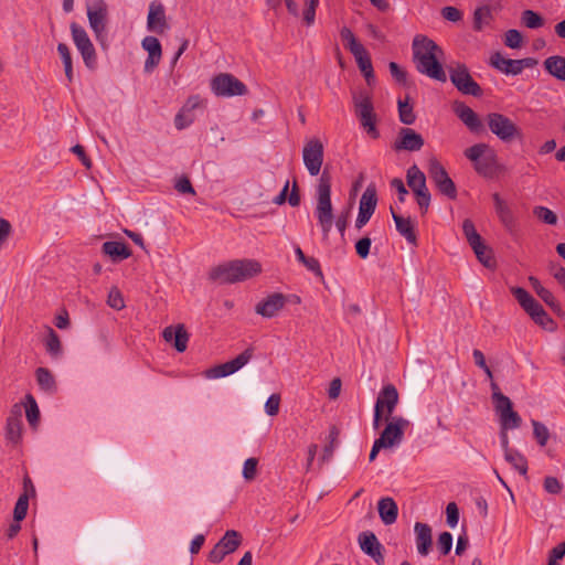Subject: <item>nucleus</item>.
I'll return each instance as SVG.
<instances>
[{
  "label": "nucleus",
  "mask_w": 565,
  "mask_h": 565,
  "mask_svg": "<svg viewBox=\"0 0 565 565\" xmlns=\"http://www.w3.org/2000/svg\"><path fill=\"white\" fill-rule=\"evenodd\" d=\"M361 550L372 557L377 565H384L383 546L372 532H363L359 535Z\"/></svg>",
  "instance_id": "obj_21"
},
{
  "label": "nucleus",
  "mask_w": 565,
  "mask_h": 565,
  "mask_svg": "<svg viewBox=\"0 0 565 565\" xmlns=\"http://www.w3.org/2000/svg\"><path fill=\"white\" fill-rule=\"evenodd\" d=\"M462 232L469 245L471 246L473 253L476 254L478 260L486 267H492L493 258L491 250L483 243L481 236L477 232L475 224L471 220L466 218L462 222Z\"/></svg>",
  "instance_id": "obj_10"
},
{
  "label": "nucleus",
  "mask_w": 565,
  "mask_h": 565,
  "mask_svg": "<svg viewBox=\"0 0 565 565\" xmlns=\"http://www.w3.org/2000/svg\"><path fill=\"white\" fill-rule=\"evenodd\" d=\"M406 177L408 186L416 195L417 204L419 205L423 213H425L430 204V193L426 185L425 174L416 164H414L408 168Z\"/></svg>",
  "instance_id": "obj_13"
},
{
  "label": "nucleus",
  "mask_w": 565,
  "mask_h": 565,
  "mask_svg": "<svg viewBox=\"0 0 565 565\" xmlns=\"http://www.w3.org/2000/svg\"><path fill=\"white\" fill-rule=\"evenodd\" d=\"M487 124L490 131L503 142H510L514 138L520 136V130L518 126L503 114H488Z\"/></svg>",
  "instance_id": "obj_11"
},
{
  "label": "nucleus",
  "mask_w": 565,
  "mask_h": 565,
  "mask_svg": "<svg viewBox=\"0 0 565 565\" xmlns=\"http://www.w3.org/2000/svg\"><path fill=\"white\" fill-rule=\"evenodd\" d=\"M523 36L515 29L508 30L504 34V44L510 49H519L522 45Z\"/></svg>",
  "instance_id": "obj_53"
},
{
  "label": "nucleus",
  "mask_w": 565,
  "mask_h": 565,
  "mask_svg": "<svg viewBox=\"0 0 565 565\" xmlns=\"http://www.w3.org/2000/svg\"><path fill=\"white\" fill-rule=\"evenodd\" d=\"M252 355L253 351L250 349H247L241 354H238L235 359L223 364L215 365L211 369H207L204 372V376L209 380H215L232 375L238 370H241L244 365H246L252 359Z\"/></svg>",
  "instance_id": "obj_17"
},
{
  "label": "nucleus",
  "mask_w": 565,
  "mask_h": 565,
  "mask_svg": "<svg viewBox=\"0 0 565 565\" xmlns=\"http://www.w3.org/2000/svg\"><path fill=\"white\" fill-rule=\"evenodd\" d=\"M317 204L315 215L324 238H328L333 225V209L331 203V175L324 170L318 180Z\"/></svg>",
  "instance_id": "obj_3"
},
{
  "label": "nucleus",
  "mask_w": 565,
  "mask_h": 565,
  "mask_svg": "<svg viewBox=\"0 0 565 565\" xmlns=\"http://www.w3.org/2000/svg\"><path fill=\"white\" fill-rule=\"evenodd\" d=\"M372 241L369 237H363L355 243L356 254L365 259L370 254Z\"/></svg>",
  "instance_id": "obj_62"
},
{
  "label": "nucleus",
  "mask_w": 565,
  "mask_h": 565,
  "mask_svg": "<svg viewBox=\"0 0 565 565\" xmlns=\"http://www.w3.org/2000/svg\"><path fill=\"white\" fill-rule=\"evenodd\" d=\"M211 90L218 97H233L245 95L247 87L234 75L221 73L212 78Z\"/></svg>",
  "instance_id": "obj_9"
},
{
  "label": "nucleus",
  "mask_w": 565,
  "mask_h": 565,
  "mask_svg": "<svg viewBox=\"0 0 565 565\" xmlns=\"http://www.w3.org/2000/svg\"><path fill=\"white\" fill-rule=\"evenodd\" d=\"M167 342L174 340V348L178 352H184L188 348L189 334L183 324L177 327H167L162 332Z\"/></svg>",
  "instance_id": "obj_29"
},
{
  "label": "nucleus",
  "mask_w": 565,
  "mask_h": 565,
  "mask_svg": "<svg viewBox=\"0 0 565 565\" xmlns=\"http://www.w3.org/2000/svg\"><path fill=\"white\" fill-rule=\"evenodd\" d=\"M72 40L81 53L85 66L95 70L97 65V55L93 42L86 30L76 22L71 23Z\"/></svg>",
  "instance_id": "obj_7"
},
{
  "label": "nucleus",
  "mask_w": 565,
  "mask_h": 565,
  "mask_svg": "<svg viewBox=\"0 0 565 565\" xmlns=\"http://www.w3.org/2000/svg\"><path fill=\"white\" fill-rule=\"evenodd\" d=\"M441 15L444 19L450 22H458L462 19V12L456 7H444L441 9Z\"/></svg>",
  "instance_id": "obj_61"
},
{
  "label": "nucleus",
  "mask_w": 565,
  "mask_h": 565,
  "mask_svg": "<svg viewBox=\"0 0 565 565\" xmlns=\"http://www.w3.org/2000/svg\"><path fill=\"white\" fill-rule=\"evenodd\" d=\"M376 203L377 199L375 189L366 188L360 199L359 214L355 220V227L358 230H361L370 221L375 211Z\"/></svg>",
  "instance_id": "obj_19"
},
{
  "label": "nucleus",
  "mask_w": 565,
  "mask_h": 565,
  "mask_svg": "<svg viewBox=\"0 0 565 565\" xmlns=\"http://www.w3.org/2000/svg\"><path fill=\"white\" fill-rule=\"evenodd\" d=\"M28 508H29V497L26 493H24L19 497V499L15 503L14 511H13L14 520L21 522L28 513Z\"/></svg>",
  "instance_id": "obj_52"
},
{
  "label": "nucleus",
  "mask_w": 565,
  "mask_h": 565,
  "mask_svg": "<svg viewBox=\"0 0 565 565\" xmlns=\"http://www.w3.org/2000/svg\"><path fill=\"white\" fill-rule=\"evenodd\" d=\"M392 217L394 220L397 232L412 245H416L417 236L414 228V223L409 217H404L391 207Z\"/></svg>",
  "instance_id": "obj_30"
},
{
  "label": "nucleus",
  "mask_w": 565,
  "mask_h": 565,
  "mask_svg": "<svg viewBox=\"0 0 565 565\" xmlns=\"http://www.w3.org/2000/svg\"><path fill=\"white\" fill-rule=\"evenodd\" d=\"M529 281L531 286L533 287L534 291L537 294V296L551 308H555L557 306L556 299L554 295L542 286L540 280L533 276L529 277Z\"/></svg>",
  "instance_id": "obj_35"
},
{
  "label": "nucleus",
  "mask_w": 565,
  "mask_h": 565,
  "mask_svg": "<svg viewBox=\"0 0 565 565\" xmlns=\"http://www.w3.org/2000/svg\"><path fill=\"white\" fill-rule=\"evenodd\" d=\"M339 435H340V430L338 429V427L332 426L330 428L329 436H328L329 443L323 448V455L321 458L323 461H329L332 458L333 451L339 445Z\"/></svg>",
  "instance_id": "obj_42"
},
{
  "label": "nucleus",
  "mask_w": 565,
  "mask_h": 565,
  "mask_svg": "<svg viewBox=\"0 0 565 565\" xmlns=\"http://www.w3.org/2000/svg\"><path fill=\"white\" fill-rule=\"evenodd\" d=\"M46 351L54 358H57L62 353V344L58 335L52 328H47V337L45 340Z\"/></svg>",
  "instance_id": "obj_41"
},
{
  "label": "nucleus",
  "mask_w": 565,
  "mask_h": 565,
  "mask_svg": "<svg viewBox=\"0 0 565 565\" xmlns=\"http://www.w3.org/2000/svg\"><path fill=\"white\" fill-rule=\"evenodd\" d=\"M533 214L545 224L555 225L557 223L556 214L546 206H535Z\"/></svg>",
  "instance_id": "obj_48"
},
{
  "label": "nucleus",
  "mask_w": 565,
  "mask_h": 565,
  "mask_svg": "<svg viewBox=\"0 0 565 565\" xmlns=\"http://www.w3.org/2000/svg\"><path fill=\"white\" fill-rule=\"evenodd\" d=\"M452 547V535L449 532H443L437 540V548L441 555H447Z\"/></svg>",
  "instance_id": "obj_54"
},
{
  "label": "nucleus",
  "mask_w": 565,
  "mask_h": 565,
  "mask_svg": "<svg viewBox=\"0 0 565 565\" xmlns=\"http://www.w3.org/2000/svg\"><path fill=\"white\" fill-rule=\"evenodd\" d=\"M147 29L158 34H162L168 29L164 7L160 2L153 1L150 3Z\"/></svg>",
  "instance_id": "obj_23"
},
{
  "label": "nucleus",
  "mask_w": 565,
  "mask_h": 565,
  "mask_svg": "<svg viewBox=\"0 0 565 565\" xmlns=\"http://www.w3.org/2000/svg\"><path fill=\"white\" fill-rule=\"evenodd\" d=\"M319 6V0H305V8L302 10V20L306 25L311 26L316 21V10Z\"/></svg>",
  "instance_id": "obj_47"
},
{
  "label": "nucleus",
  "mask_w": 565,
  "mask_h": 565,
  "mask_svg": "<svg viewBox=\"0 0 565 565\" xmlns=\"http://www.w3.org/2000/svg\"><path fill=\"white\" fill-rule=\"evenodd\" d=\"M217 543L220 544V547L227 552V554H231L239 546L241 535L235 530H228Z\"/></svg>",
  "instance_id": "obj_36"
},
{
  "label": "nucleus",
  "mask_w": 565,
  "mask_h": 565,
  "mask_svg": "<svg viewBox=\"0 0 565 565\" xmlns=\"http://www.w3.org/2000/svg\"><path fill=\"white\" fill-rule=\"evenodd\" d=\"M377 510L379 515L385 525H391L396 522L398 508L392 498H382L377 503Z\"/></svg>",
  "instance_id": "obj_31"
},
{
  "label": "nucleus",
  "mask_w": 565,
  "mask_h": 565,
  "mask_svg": "<svg viewBox=\"0 0 565 565\" xmlns=\"http://www.w3.org/2000/svg\"><path fill=\"white\" fill-rule=\"evenodd\" d=\"M412 49L416 68L420 74L446 82L447 76L440 63L444 51L435 41L419 34L414 38Z\"/></svg>",
  "instance_id": "obj_1"
},
{
  "label": "nucleus",
  "mask_w": 565,
  "mask_h": 565,
  "mask_svg": "<svg viewBox=\"0 0 565 565\" xmlns=\"http://www.w3.org/2000/svg\"><path fill=\"white\" fill-rule=\"evenodd\" d=\"M25 401H26V404H25L26 419L31 426H35L40 419L39 406L36 404L35 398L31 394H28L25 396Z\"/></svg>",
  "instance_id": "obj_43"
},
{
  "label": "nucleus",
  "mask_w": 565,
  "mask_h": 565,
  "mask_svg": "<svg viewBox=\"0 0 565 565\" xmlns=\"http://www.w3.org/2000/svg\"><path fill=\"white\" fill-rule=\"evenodd\" d=\"M492 200L494 203L495 213H497L500 222L502 223V225L508 231H510V232L513 231L516 225V220H515L514 213H513L512 209L510 207V205L507 203L505 200H503L500 196L499 193L492 194Z\"/></svg>",
  "instance_id": "obj_27"
},
{
  "label": "nucleus",
  "mask_w": 565,
  "mask_h": 565,
  "mask_svg": "<svg viewBox=\"0 0 565 565\" xmlns=\"http://www.w3.org/2000/svg\"><path fill=\"white\" fill-rule=\"evenodd\" d=\"M522 23L529 29H539L543 26V18L533 10H524L521 15Z\"/></svg>",
  "instance_id": "obj_44"
},
{
  "label": "nucleus",
  "mask_w": 565,
  "mask_h": 565,
  "mask_svg": "<svg viewBox=\"0 0 565 565\" xmlns=\"http://www.w3.org/2000/svg\"><path fill=\"white\" fill-rule=\"evenodd\" d=\"M447 524L450 527H456L459 521V510L455 502L448 503L446 508Z\"/></svg>",
  "instance_id": "obj_60"
},
{
  "label": "nucleus",
  "mask_w": 565,
  "mask_h": 565,
  "mask_svg": "<svg viewBox=\"0 0 565 565\" xmlns=\"http://www.w3.org/2000/svg\"><path fill=\"white\" fill-rule=\"evenodd\" d=\"M175 189L178 192H180L182 194H191V195L195 194V190L193 189L189 178H186V177H182L177 181Z\"/></svg>",
  "instance_id": "obj_64"
},
{
  "label": "nucleus",
  "mask_w": 565,
  "mask_h": 565,
  "mask_svg": "<svg viewBox=\"0 0 565 565\" xmlns=\"http://www.w3.org/2000/svg\"><path fill=\"white\" fill-rule=\"evenodd\" d=\"M428 173L439 192L449 199H456L457 189L454 181L449 178L446 169L435 158L428 162Z\"/></svg>",
  "instance_id": "obj_15"
},
{
  "label": "nucleus",
  "mask_w": 565,
  "mask_h": 565,
  "mask_svg": "<svg viewBox=\"0 0 565 565\" xmlns=\"http://www.w3.org/2000/svg\"><path fill=\"white\" fill-rule=\"evenodd\" d=\"M399 402L397 388L393 384H386L380 391L374 407L385 413V418L394 417L393 412Z\"/></svg>",
  "instance_id": "obj_18"
},
{
  "label": "nucleus",
  "mask_w": 565,
  "mask_h": 565,
  "mask_svg": "<svg viewBox=\"0 0 565 565\" xmlns=\"http://www.w3.org/2000/svg\"><path fill=\"white\" fill-rule=\"evenodd\" d=\"M280 405V396L278 394H273L268 397L265 403V412L269 416H276L279 412Z\"/></svg>",
  "instance_id": "obj_59"
},
{
  "label": "nucleus",
  "mask_w": 565,
  "mask_h": 565,
  "mask_svg": "<svg viewBox=\"0 0 565 565\" xmlns=\"http://www.w3.org/2000/svg\"><path fill=\"white\" fill-rule=\"evenodd\" d=\"M511 292L520 303V306L524 309V311L534 318L544 308L522 287H511Z\"/></svg>",
  "instance_id": "obj_28"
},
{
  "label": "nucleus",
  "mask_w": 565,
  "mask_h": 565,
  "mask_svg": "<svg viewBox=\"0 0 565 565\" xmlns=\"http://www.w3.org/2000/svg\"><path fill=\"white\" fill-rule=\"evenodd\" d=\"M532 426L534 438L541 447H544L550 438L548 428L543 423L535 419L532 420Z\"/></svg>",
  "instance_id": "obj_46"
},
{
  "label": "nucleus",
  "mask_w": 565,
  "mask_h": 565,
  "mask_svg": "<svg viewBox=\"0 0 565 565\" xmlns=\"http://www.w3.org/2000/svg\"><path fill=\"white\" fill-rule=\"evenodd\" d=\"M340 36L344 42H347L345 46L351 53L363 47V45L356 40L354 33L348 26H343L340 30Z\"/></svg>",
  "instance_id": "obj_49"
},
{
  "label": "nucleus",
  "mask_w": 565,
  "mask_h": 565,
  "mask_svg": "<svg viewBox=\"0 0 565 565\" xmlns=\"http://www.w3.org/2000/svg\"><path fill=\"white\" fill-rule=\"evenodd\" d=\"M6 436L9 441L18 444L22 436V419L17 417H8Z\"/></svg>",
  "instance_id": "obj_37"
},
{
  "label": "nucleus",
  "mask_w": 565,
  "mask_h": 565,
  "mask_svg": "<svg viewBox=\"0 0 565 565\" xmlns=\"http://www.w3.org/2000/svg\"><path fill=\"white\" fill-rule=\"evenodd\" d=\"M423 146L424 139L422 135H419L412 128H401L393 147L396 151H419L423 148Z\"/></svg>",
  "instance_id": "obj_20"
},
{
  "label": "nucleus",
  "mask_w": 565,
  "mask_h": 565,
  "mask_svg": "<svg viewBox=\"0 0 565 565\" xmlns=\"http://www.w3.org/2000/svg\"><path fill=\"white\" fill-rule=\"evenodd\" d=\"M103 252L113 260H121L130 257L131 252L122 242L109 241L103 244Z\"/></svg>",
  "instance_id": "obj_32"
},
{
  "label": "nucleus",
  "mask_w": 565,
  "mask_h": 565,
  "mask_svg": "<svg viewBox=\"0 0 565 565\" xmlns=\"http://www.w3.org/2000/svg\"><path fill=\"white\" fill-rule=\"evenodd\" d=\"M537 60L534 57H525L521 60H512L504 57L500 52H495L490 57V65L505 75L516 76L524 68L536 66Z\"/></svg>",
  "instance_id": "obj_12"
},
{
  "label": "nucleus",
  "mask_w": 565,
  "mask_h": 565,
  "mask_svg": "<svg viewBox=\"0 0 565 565\" xmlns=\"http://www.w3.org/2000/svg\"><path fill=\"white\" fill-rule=\"evenodd\" d=\"M351 54L354 56L358 66L362 73L371 71L373 68L371 58L364 46Z\"/></svg>",
  "instance_id": "obj_50"
},
{
  "label": "nucleus",
  "mask_w": 565,
  "mask_h": 565,
  "mask_svg": "<svg viewBox=\"0 0 565 565\" xmlns=\"http://www.w3.org/2000/svg\"><path fill=\"white\" fill-rule=\"evenodd\" d=\"M494 411L499 416L501 429L510 430L516 429L521 426L522 418L515 411H513L511 399L502 404L495 405Z\"/></svg>",
  "instance_id": "obj_22"
},
{
  "label": "nucleus",
  "mask_w": 565,
  "mask_h": 565,
  "mask_svg": "<svg viewBox=\"0 0 565 565\" xmlns=\"http://www.w3.org/2000/svg\"><path fill=\"white\" fill-rule=\"evenodd\" d=\"M504 459L521 475H526L527 472V461L525 457L520 454L518 450H510L504 455Z\"/></svg>",
  "instance_id": "obj_40"
},
{
  "label": "nucleus",
  "mask_w": 565,
  "mask_h": 565,
  "mask_svg": "<svg viewBox=\"0 0 565 565\" xmlns=\"http://www.w3.org/2000/svg\"><path fill=\"white\" fill-rule=\"evenodd\" d=\"M414 533L418 554L420 556H427L433 547L431 527L426 523L416 522Z\"/></svg>",
  "instance_id": "obj_26"
},
{
  "label": "nucleus",
  "mask_w": 565,
  "mask_h": 565,
  "mask_svg": "<svg viewBox=\"0 0 565 565\" xmlns=\"http://www.w3.org/2000/svg\"><path fill=\"white\" fill-rule=\"evenodd\" d=\"M86 13L89 26L95 38L100 43L106 35V26L108 21V6L105 0H87Z\"/></svg>",
  "instance_id": "obj_6"
},
{
  "label": "nucleus",
  "mask_w": 565,
  "mask_h": 565,
  "mask_svg": "<svg viewBox=\"0 0 565 565\" xmlns=\"http://www.w3.org/2000/svg\"><path fill=\"white\" fill-rule=\"evenodd\" d=\"M385 420L386 426L376 439L387 449L398 447L404 439L405 430L411 426V422L403 416H394L385 418Z\"/></svg>",
  "instance_id": "obj_8"
},
{
  "label": "nucleus",
  "mask_w": 565,
  "mask_h": 565,
  "mask_svg": "<svg viewBox=\"0 0 565 565\" xmlns=\"http://www.w3.org/2000/svg\"><path fill=\"white\" fill-rule=\"evenodd\" d=\"M546 72L558 81L565 82V57L553 55L544 61Z\"/></svg>",
  "instance_id": "obj_34"
},
{
  "label": "nucleus",
  "mask_w": 565,
  "mask_h": 565,
  "mask_svg": "<svg viewBox=\"0 0 565 565\" xmlns=\"http://www.w3.org/2000/svg\"><path fill=\"white\" fill-rule=\"evenodd\" d=\"M35 377H36V382H38L40 388L43 392H45L50 395L56 393L57 386H56L55 377L49 369L38 367L35 371Z\"/></svg>",
  "instance_id": "obj_33"
},
{
  "label": "nucleus",
  "mask_w": 565,
  "mask_h": 565,
  "mask_svg": "<svg viewBox=\"0 0 565 565\" xmlns=\"http://www.w3.org/2000/svg\"><path fill=\"white\" fill-rule=\"evenodd\" d=\"M388 68L391 72V75L395 78V81L402 85H405L407 82L406 72L402 70L397 63L391 62L388 64Z\"/></svg>",
  "instance_id": "obj_63"
},
{
  "label": "nucleus",
  "mask_w": 565,
  "mask_h": 565,
  "mask_svg": "<svg viewBox=\"0 0 565 565\" xmlns=\"http://www.w3.org/2000/svg\"><path fill=\"white\" fill-rule=\"evenodd\" d=\"M262 273V265L255 259H234L214 266L209 278L217 284H235L250 279Z\"/></svg>",
  "instance_id": "obj_2"
},
{
  "label": "nucleus",
  "mask_w": 565,
  "mask_h": 565,
  "mask_svg": "<svg viewBox=\"0 0 565 565\" xmlns=\"http://www.w3.org/2000/svg\"><path fill=\"white\" fill-rule=\"evenodd\" d=\"M352 99L354 113L362 129L372 139H377L380 137V132L376 127L377 116L374 110L372 94L365 89H360L353 94Z\"/></svg>",
  "instance_id": "obj_5"
},
{
  "label": "nucleus",
  "mask_w": 565,
  "mask_h": 565,
  "mask_svg": "<svg viewBox=\"0 0 565 565\" xmlns=\"http://www.w3.org/2000/svg\"><path fill=\"white\" fill-rule=\"evenodd\" d=\"M543 487L551 494H558L563 490L562 482L555 477H546Z\"/></svg>",
  "instance_id": "obj_58"
},
{
  "label": "nucleus",
  "mask_w": 565,
  "mask_h": 565,
  "mask_svg": "<svg viewBox=\"0 0 565 565\" xmlns=\"http://www.w3.org/2000/svg\"><path fill=\"white\" fill-rule=\"evenodd\" d=\"M57 52H58L62 63L64 65L65 76H66L67 81L71 83L74 78L71 51L65 43H58Z\"/></svg>",
  "instance_id": "obj_38"
},
{
  "label": "nucleus",
  "mask_w": 565,
  "mask_h": 565,
  "mask_svg": "<svg viewBox=\"0 0 565 565\" xmlns=\"http://www.w3.org/2000/svg\"><path fill=\"white\" fill-rule=\"evenodd\" d=\"M465 157L472 162L476 172L484 178H493L504 171L495 151L487 143H476L467 148Z\"/></svg>",
  "instance_id": "obj_4"
},
{
  "label": "nucleus",
  "mask_w": 565,
  "mask_h": 565,
  "mask_svg": "<svg viewBox=\"0 0 565 565\" xmlns=\"http://www.w3.org/2000/svg\"><path fill=\"white\" fill-rule=\"evenodd\" d=\"M257 463L258 461L256 458H248L245 460L243 466V477L245 480H253L255 478Z\"/></svg>",
  "instance_id": "obj_57"
},
{
  "label": "nucleus",
  "mask_w": 565,
  "mask_h": 565,
  "mask_svg": "<svg viewBox=\"0 0 565 565\" xmlns=\"http://www.w3.org/2000/svg\"><path fill=\"white\" fill-rule=\"evenodd\" d=\"M449 77L454 86L466 95L480 96L482 94L479 84L471 77L465 64L458 63L449 70Z\"/></svg>",
  "instance_id": "obj_14"
},
{
  "label": "nucleus",
  "mask_w": 565,
  "mask_h": 565,
  "mask_svg": "<svg viewBox=\"0 0 565 565\" xmlns=\"http://www.w3.org/2000/svg\"><path fill=\"white\" fill-rule=\"evenodd\" d=\"M398 115L399 120L405 125L414 124L416 116L413 111V107L409 105L408 100L398 99Z\"/></svg>",
  "instance_id": "obj_45"
},
{
  "label": "nucleus",
  "mask_w": 565,
  "mask_h": 565,
  "mask_svg": "<svg viewBox=\"0 0 565 565\" xmlns=\"http://www.w3.org/2000/svg\"><path fill=\"white\" fill-rule=\"evenodd\" d=\"M492 19L491 9L488 6L479 7L473 12V29L481 31Z\"/></svg>",
  "instance_id": "obj_39"
},
{
  "label": "nucleus",
  "mask_w": 565,
  "mask_h": 565,
  "mask_svg": "<svg viewBox=\"0 0 565 565\" xmlns=\"http://www.w3.org/2000/svg\"><path fill=\"white\" fill-rule=\"evenodd\" d=\"M302 160L310 175L319 174L323 163V145L318 138L306 141L302 149Z\"/></svg>",
  "instance_id": "obj_16"
},
{
  "label": "nucleus",
  "mask_w": 565,
  "mask_h": 565,
  "mask_svg": "<svg viewBox=\"0 0 565 565\" xmlns=\"http://www.w3.org/2000/svg\"><path fill=\"white\" fill-rule=\"evenodd\" d=\"M286 305V297L275 292L256 305L255 311L264 318L275 317Z\"/></svg>",
  "instance_id": "obj_24"
},
{
  "label": "nucleus",
  "mask_w": 565,
  "mask_h": 565,
  "mask_svg": "<svg viewBox=\"0 0 565 565\" xmlns=\"http://www.w3.org/2000/svg\"><path fill=\"white\" fill-rule=\"evenodd\" d=\"M141 46L148 55H162V47L159 40L154 36H146L141 41Z\"/></svg>",
  "instance_id": "obj_51"
},
{
  "label": "nucleus",
  "mask_w": 565,
  "mask_h": 565,
  "mask_svg": "<svg viewBox=\"0 0 565 565\" xmlns=\"http://www.w3.org/2000/svg\"><path fill=\"white\" fill-rule=\"evenodd\" d=\"M193 120L194 116L192 114H188L181 108V110L175 115L174 125L177 129L182 130L189 127Z\"/></svg>",
  "instance_id": "obj_56"
},
{
  "label": "nucleus",
  "mask_w": 565,
  "mask_h": 565,
  "mask_svg": "<svg viewBox=\"0 0 565 565\" xmlns=\"http://www.w3.org/2000/svg\"><path fill=\"white\" fill-rule=\"evenodd\" d=\"M107 303L110 308L116 310H121L125 307L121 292L117 288L110 289L107 298Z\"/></svg>",
  "instance_id": "obj_55"
},
{
  "label": "nucleus",
  "mask_w": 565,
  "mask_h": 565,
  "mask_svg": "<svg viewBox=\"0 0 565 565\" xmlns=\"http://www.w3.org/2000/svg\"><path fill=\"white\" fill-rule=\"evenodd\" d=\"M452 109L456 116L468 127L470 131L479 132L482 129V122L479 116L465 103L455 102Z\"/></svg>",
  "instance_id": "obj_25"
}]
</instances>
